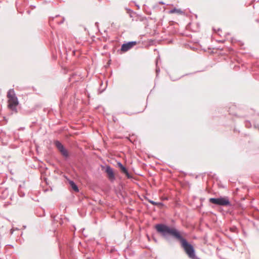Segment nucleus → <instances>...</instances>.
Instances as JSON below:
<instances>
[{
    "instance_id": "2eb2a0df",
    "label": "nucleus",
    "mask_w": 259,
    "mask_h": 259,
    "mask_svg": "<svg viewBox=\"0 0 259 259\" xmlns=\"http://www.w3.org/2000/svg\"><path fill=\"white\" fill-rule=\"evenodd\" d=\"M3 193L4 194H5V195H8V189H7V188H6V189H5V190H4L3 191Z\"/></svg>"
},
{
    "instance_id": "20e7f679",
    "label": "nucleus",
    "mask_w": 259,
    "mask_h": 259,
    "mask_svg": "<svg viewBox=\"0 0 259 259\" xmlns=\"http://www.w3.org/2000/svg\"><path fill=\"white\" fill-rule=\"evenodd\" d=\"M18 103V100L17 97H12V98L8 100V108L12 111H16Z\"/></svg>"
},
{
    "instance_id": "4468645a",
    "label": "nucleus",
    "mask_w": 259,
    "mask_h": 259,
    "mask_svg": "<svg viewBox=\"0 0 259 259\" xmlns=\"http://www.w3.org/2000/svg\"><path fill=\"white\" fill-rule=\"evenodd\" d=\"M65 20V17H63L62 18V20L60 21H57V24H58L59 25H60V24H62L64 23V21Z\"/></svg>"
},
{
    "instance_id": "f8f14e48",
    "label": "nucleus",
    "mask_w": 259,
    "mask_h": 259,
    "mask_svg": "<svg viewBox=\"0 0 259 259\" xmlns=\"http://www.w3.org/2000/svg\"><path fill=\"white\" fill-rule=\"evenodd\" d=\"M169 13H177L178 14H182L183 12L180 9H174L169 11Z\"/></svg>"
},
{
    "instance_id": "9b49d317",
    "label": "nucleus",
    "mask_w": 259,
    "mask_h": 259,
    "mask_svg": "<svg viewBox=\"0 0 259 259\" xmlns=\"http://www.w3.org/2000/svg\"><path fill=\"white\" fill-rule=\"evenodd\" d=\"M16 97L14 89H10L8 91L7 93V97L9 99L12 98V97Z\"/></svg>"
},
{
    "instance_id": "ddd939ff",
    "label": "nucleus",
    "mask_w": 259,
    "mask_h": 259,
    "mask_svg": "<svg viewBox=\"0 0 259 259\" xmlns=\"http://www.w3.org/2000/svg\"><path fill=\"white\" fill-rule=\"evenodd\" d=\"M149 202L151 203L152 204L154 205H161V203H159V202H154L152 200H149Z\"/></svg>"
},
{
    "instance_id": "393cba45",
    "label": "nucleus",
    "mask_w": 259,
    "mask_h": 259,
    "mask_svg": "<svg viewBox=\"0 0 259 259\" xmlns=\"http://www.w3.org/2000/svg\"><path fill=\"white\" fill-rule=\"evenodd\" d=\"M78 244L79 245H81V242H79Z\"/></svg>"
},
{
    "instance_id": "f3484780",
    "label": "nucleus",
    "mask_w": 259,
    "mask_h": 259,
    "mask_svg": "<svg viewBox=\"0 0 259 259\" xmlns=\"http://www.w3.org/2000/svg\"><path fill=\"white\" fill-rule=\"evenodd\" d=\"M59 15H56L55 16V17H50L49 18V21L50 22L51 21H53L54 18H57V17H58Z\"/></svg>"
},
{
    "instance_id": "6e6552de",
    "label": "nucleus",
    "mask_w": 259,
    "mask_h": 259,
    "mask_svg": "<svg viewBox=\"0 0 259 259\" xmlns=\"http://www.w3.org/2000/svg\"><path fill=\"white\" fill-rule=\"evenodd\" d=\"M67 249H66V253L69 257H72L74 259H76L74 252L73 249H72V247L70 245H67L66 246Z\"/></svg>"
},
{
    "instance_id": "7ed1b4c3",
    "label": "nucleus",
    "mask_w": 259,
    "mask_h": 259,
    "mask_svg": "<svg viewBox=\"0 0 259 259\" xmlns=\"http://www.w3.org/2000/svg\"><path fill=\"white\" fill-rule=\"evenodd\" d=\"M54 144L59 151L64 157L67 158L69 157V155L68 150L59 141H55Z\"/></svg>"
},
{
    "instance_id": "6ab92c4d",
    "label": "nucleus",
    "mask_w": 259,
    "mask_h": 259,
    "mask_svg": "<svg viewBox=\"0 0 259 259\" xmlns=\"http://www.w3.org/2000/svg\"><path fill=\"white\" fill-rule=\"evenodd\" d=\"M26 13H27L28 14H30V10H27V11H26Z\"/></svg>"
},
{
    "instance_id": "f03ea898",
    "label": "nucleus",
    "mask_w": 259,
    "mask_h": 259,
    "mask_svg": "<svg viewBox=\"0 0 259 259\" xmlns=\"http://www.w3.org/2000/svg\"><path fill=\"white\" fill-rule=\"evenodd\" d=\"M209 201L211 203L221 206H228L231 204L228 198L227 197L218 198H211L209 199Z\"/></svg>"
},
{
    "instance_id": "39448f33",
    "label": "nucleus",
    "mask_w": 259,
    "mask_h": 259,
    "mask_svg": "<svg viewBox=\"0 0 259 259\" xmlns=\"http://www.w3.org/2000/svg\"><path fill=\"white\" fill-rule=\"evenodd\" d=\"M105 172L107 175V177L109 180L110 181L113 182L115 180V176L112 168L110 166H107L106 167Z\"/></svg>"
},
{
    "instance_id": "5701e85b",
    "label": "nucleus",
    "mask_w": 259,
    "mask_h": 259,
    "mask_svg": "<svg viewBox=\"0 0 259 259\" xmlns=\"http://www.w3.org/2000/svg\"><path fill=\"white\" fill-rule=\"evenodd\" d=\"M61 103H63V101H62V99H61Z\"/></svg>"
},
{
    "instance_id": "1a4fd4ad",
    "label": "nucleus",
    "mask_w": 259,
    "mask_h": 259,
    "mask_svg": "<svg viewBox=\"0 0 259 259\" xmlns=\"http://www.w3.org/2000/svg\"><path fill=\"white\" fill-rule=\"evenodd\" d=\"M69 183L70 184V186L73 191H74L75 192H79V188L77 185L75 184V183L74 181L70 180Z\"/></svg>"
},
{
    "instance_id": "0eeeda50",
    "label": "nucleus",
    "mask_w": 259,
    "mask_h": 259,
    "mask_svg": "<svg viewBox=\"0 0 259 259\" xmlns=\"http://www.w3.org/2000/svg\"><path fill=\"white\" fill-rule=\"evenodd\" d=\"M117 165H118V167L120 168L121 171L122 173L124 174L125 175V176L127 177V178H131V176L129 174L127 169L120 162H118Z\"/></svg>"
},
{
    "instance_id": "412c9836",
    "label": "nucleus",
    "mask_w": 259,
    "mask_h": 259,
    "mask_svg": "<svg viewBox=\"0 0 259 259\" xmlns=\"http://www.w3.org/2000/svg\"><path fill=\"white\" fill-rule=\"evenodd\" d=\"M72 53V54H73V55H75V51L73 50Z\"/></svg>"
},
{
    "instance_id": "423d86ee",
    "label": "nucleus",
    "mask_w": 259,
    "mask_h": 259,
    "mask_svg": "<svg viewBox=\"0 0 259 259\" xmlns=\"http://www.w3.org/2000/svg\"><path fill=\"white\" fill-rule=\"evenodd\" d=\"M136 45V41H132V42H129L127 44H123L121 46V50L122 52H126L128 50H129L130 49L133 48Z\"/></svg>"
},
{
    "instance_id": "a211bd4d",
    "label": "nucleus",
    "mask_w": 259,
    "mask_h": 259,
    "mask_svg": "<svg viewBox=\"0 0 259 259\" xmlns=\"http://www.w3.org/2000/svg\"><path fill=\"white\" fill-rule=\"evenodd\" d=\"M59 248H60V251H61V253H62V252L64 251V248H62V247L60 245H59Z\"/></svg>"
},
{
    "instance_id": "aec40b11",
    "label": "nucleus",
    "mask_w": 259,
    "mask_h": 259,
    "mask_svg": "<svg viewBox=\"0 0 259 259\" xmlns=\"http://www.w3.org/2000/svg\"><path fill=\"white\" fill-rule=\"evenodd\" d=\"M30 7L32 8V9H34V8H35V6H32V5H31Z\"/></svg>"
},
{
    "instance_id": "f257e3e1",
    "label": "nucleus",
    "mask_w": 259,
    "mask_h": 259,
    "mask_svg": "<svg viewBox=\"0 0 259 259\" xmlns=\"http://www.w3.org/2000/svg\"><path fill=\"white\" fill-rule=\"evenodd\" d=\"M155 228L157 231L163 236L165 237L167 235H169L179 240L188 256L192 259H195L196 256L194 247L192 245L188 243L184 237L186 236L185 233L180 232L175 228L169 227L163 224L157 225L155 226Z\"/></svg>"
},
{
    "instance_id": "9d476101",
    "label": "nucleus",
    "mask_w": 259,
    "mask_h": 259,
    "mask_svg": "<svg viewBox=\"0 0 259 259\" xmlns=\"http://www.w3.org/2000/svg\"><path fill=\"white\" fill-rule=\"evenodd\" d=\"M79 75H77L76 73H73L69 78L70 81L78 82L79 79Z\"/></svg>"
},
{
    "instance_id": "b1692460",
    "label": "nucleus",
    "mask_w": 259,
    "mask_h": 259,
    "mask_svg": "<svg viewBox=\"0 0 259 259\" xmlns=\"http://www.w3.org/2000/svg\"><path fill=\"white\" fill-rule=\"evenodd\" d=\"M13 233V231H12V230H11V234H12Z\"/></svg>"
},
{
    "instance_id": "4be33fe9",
    "label": "nucleus",
    "mask_w": 259,
    "mask_h": 259,
    "mask_svg": "<svg viewBox=\"0 0 259 259\" xmlns=\"http://www.w3.org/2000/svg\"><path fill=\"white\" fill-rule=\"evenodd\" d=\"M78 53H79V55H80L81 54V52L80 51H78Z\"/></svg>"
},
{
    "instance_id": "dca6fc26",
    "label": "nucleus",
    "mask_w": 259,
    "mask_h": 259,
    "mask_svg": "<svg viewBox=\"0 0 259 259\" xmlns=\"http://www.w3.org/2000/svg\"><path fill=\"white\" fill-rule=\"evenodd\" d=\"M19 195L20 197H24L25 196V193L23 192H19Z\"/></svg>"
}]
</instances>
